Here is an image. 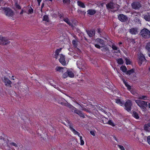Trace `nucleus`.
<instances>
[{
  "mask_svg": "<svg viewBox=\"0 0 150 150\" xmlns=\"http://www.w3.org/2000/svg\"><path fill=\"white\" fill-rule=\"evenodd\" d=\"M62 50V48L57 49L55 52V57L56 59L59 58V60L60 63L63 65L65 66L67 63H66L65 60L64 56L62 54L59 55V53Z\"/></svg>",
  "mask_w": 150,
  "mask_h": 150,
  "instance_id": "f257e3e1",
  "label": "nucleus"
},
{
  "mask_svg": "<svg viewBox=\"0 0 150 150\" xmlns=\"http://www.w3.org/2000/svg\"><path fill=\"white\" fill-rule=\"evenodd\" d=\"M2 10L4 12L5 15L10 18L12 17L14 15V13L13 11L9 8H4L1 7L0 8V10Z\"/></svg>",
  "mask_w": 150,
  "mask_h": 150,
  "instance_id": "f03ea898",
  "label": "nucleus"
},
{
  "mask_svg": "<svg viewBox=\"0 0 150 150\" xmlns=\"http://www.w3.org/2000/svg\"><path fill=\"white\" fill-rule=\"evenodd\" d=\"M135 101L137 105L142 110V111H146V107L147 106V102L139 100H135Z\"/></svg>",
  "mask_w": 150,
  "mask_h": 150,
  "instance_id": "7ed1b4c3",
  "label": "nucleus"
},
{
  "mask_svg": "<svg viewBox=\"0 0 150 150\" xmlns=\"http://www.w3.org/2000/svg\"><path fill=\"white\" fill-rule=\"evenodd\" d=\"M69 128L71 130L75 135H77L79 137L80 141V145H84V142L83 139L82 137L81 136H80V134L73 128L72 125H69Z\"/></svg>",
  "mask_w": 150,
  "mask_h": 150,
  "instance_id": "20e7f679",
  "label": "nucleus"
},
{
  "mask_svg": "<svg viewBox=\"0 0 150 150\" xmlns=\"http://www.w3.org/2000/svg\"><path fill=\"white\" fill-rule=\"evenodd\" d=\"M137 61L140 65L142 63L145 64L146 62V60L144 55L141 53H139L138 54Z\"/></svg>",
  "mask_w": 150,
  "mask_h": 150,
  "instance_id": "39448f33",
  "label": "nucleus"
},
{
  "mask_svg": "<svg viewBox=\"0 0 150 150\" xmlns=\"http://www.w3.org/2000/svg\"><path fill=\"white\" fill-rule=\"evenodd\" d=\"M140 34L144 38H149L150 36V32L148 29L144 28L142 30Z\"/></svg>",
  "mask_w": 150,
  "mask_h": 150,
  "instance_id": "423d86ee",
  "label": "nucleus"
},
{
  "mask_svg": "<svg viewBox=\"0 0 150 150\" xmlns=\"http://www.w3.org/2000/svg\"><path fill=\"white\" fill-rule=\"evenodd\" d=\"M0 144H2L6 150H11V149L8 146L7 141L5 140L4 138H1L0 139Z\"/></svg>",
  "mask_w": 150,
  "mask_h": 150,
  "instance_id": "0eeeda50",
  "label": "nucleus"
},
{
  "mask_svg": "<svg viewBox=\"0 0 150 150\" xmlns=\"http://www.w3.org/2000/svg\"><path fill=\"white\" fill-rule=\"evenodd\" d=\"M96 42L99 44H96L95 45V47L98 48H100V47H102L104 45V41L98 38L96 39Z\"/></svg>",
  "mask_w": 150,
  "mask_h": 150,
  "instance_id": "6e6552de",
  "label": "nucleus"
},
{
  "mask_svg": "<svg viewBox=\"0 0 150 150\" xmlns=\"http://www.w3.org/2000/svg\"><path fill=\"white\" fill-rule=\"evenodd\" d=\"M132 105V102L130 100H128L126 102L125 105V109L128 112L131 111V106Z\"/></svg>",
  "mask_w": 150,
  "mask_h": 150,
  "instance_id": "1a4fd4ad",
  "label": "nucleus"
},
{
  "mask_svg": "<svg viewBox=\"0 0 150 150\" xmlns=\"http://www.w3.org/2000/svg\"><path fill=\"white\" fill-rule=\"evenodd\" d=\"M85 63L84 61L82 59H80L77 62V65L79 69H83Z\"/></svg>",
  "mask_w": 150,
  "mask_h": 150,
  "instance_id": "9d476101",
  "label": "nucleus"
},
{
  "mask_svg": "<svg viewBox=\"0 0 150 150\" xmlns=\"http://www.w3.org/2000/svg\"><path fill=\"white\" fill-rule=\"evenodd\" d=\"M0 43L4 45H6L8 44L10 42L6 38L2 37L0 35Z\"/></svg>",
  "mask_w": 150,
  "mask_h": 150,
  "instance_id": "9b49d317",
  "label": "nucleus"
},
{
  "mask_svg": "<svg viewBox=\"0 0 150 150\" xmlns=\"http://www.w3.org/2000/svg\"><path fill=\"white\" fill-rule=\"evenodd\" d=\"M2 80L6 86H10L11 82L6 76H4L2 77Z\"/></svg>",
  "mask_w": 150,
  "mask_h": 150,
  "instance_id": "f8f14e48",
  "label": "nucleus"
},
{
  "mask_svg": "<svg viewBox=\"0 0 150 150\" xmlns=\"http://www.w3.org/2000/svg\"><path fill=\"white\" fill-rule=\"evenodd\" d=\"M122 81L125 86L127 87V89L130 91L131 92L132 94L135 95V94L136 93L135 91H134L133 90H130L131 89V86L128 85L127 83L125 81L124 79H122Z\"/></svg>",
  "mask_w": 150,
  "mask_h": 150,
  "instance_id": "ddd939ff",
  "label": "nucleus"
},
{
  "mask_svg": "<svg viewBox=\"0 0 150 150\" xmlns=\"http://www.w3.org/2000/svg\"><path fill=\"white\" fill-rule=\"evenodd\" d=\"M118 18L122 22H125L127 19V17L122 14L119 15L118 16Z\"/></svg>",
  "mask_w": 150,
  "mask_h": 150,
  "instance_id": "4468645a",
  "label": "nucleus"
},
{
  "mask_svg": "<svg viewBox=\"0 0 150 150\" xmlns=\"http://www.w3.org/2000/svg\"><path fill=\"white\" fill-rule=\"evenodd\" d=\"M132 6L133 8L138 9L141 7V5L138 2H134L132 4Z\"/></svg>",
  "mask_w": 150,
  "mask_h": 150,
  "instance_id": "2eb2a0df",
  "label": "nucleus"
},
{
  "mask_svg": "<svg viewBox=\"0 0 150 150\" xmlns=\"http://www.w3.org/2000/svg\"><path fill=\"white\" fill-rule=\"evenodd\" d=\"M68 73L69 76L71 78H72L74 76V73L75 72L72 69H70L67 70V71Z\"/></svg>",
  "mask_w": 150,
  "mask_h": 150,
  "instance_id": "dca6fc26",
  "label": "nucleus"
},
{
  "mask_svg": "<svg viewBox=\"0 0 150 150\" xmlns=\"http://www.w3.org/2000/svg\"><path fill=\"white\" fill-rule=\"evenodd\" d=\"M117 6V4H113L111 2L106 5L108 9H113L115 8V6L116 7Z\"/></svg>",
  "mask_w": 150,
  "mask_h": 150,
  "instance_id": "f3484780",
  "label": "nucleus"
},
{
  "mask_svg": "<svg viewBox=\"0 0 150 150\" xmlns=\"http://www.w3.org/2000/svg\"><path fill=\"white\" fill-rule=\"evenodd\" d=\"M55 70L57 71L64 72L66 71L67 68L65 67H56Z\"/></svg>",
  "mask_w": 150,
  "mask_h": 150,
  "instance_id": "a211bd4d",
  "label": "nucleus"
},
{
  "mask_svg": "<svg viewBox=\"0 0 150 150\" xmlns=\"http://www.w3.org/2000/svg\"><path fill=\"white\" fill-rule=\"evenodd\" d=\"M115 102L117 104L121 106H123L124 104L123 100L119 98L115 100Z\"/></svg>",
  "mask_w": 150,
  "mask_h": 150,
  "instance_id": "6ab92c4d",
  "label": "nucleus"
},
{
  "mask_svg": "<svg viewBox=\"0 0 150 150\" xmlns=\"http://www.w3.org/2000/svg\"><path fill=\"white\" fill-rule=\"evenodd\" d=\"M112 48L113 50L115 51L114 53H120V51L119 49L115 45L113 44L112 45Z\"/></svg>",
  "mask_w": 150,
  "mask_h": 150,
  "instance_id": "aec40b11",
  "label": "nucleus"
},
{
  "mask_svg": "<svg viewBox=\"0 0 150 150\" xmlns=\"http://www.w3.org/2000/svg\"><path fill=\"white\" fill-rule=\"evenodd\" d=\"M144 129L148 132H150V123L145 125L144 127Z\"/></svg>",
  "mask_w": 150,
  "mask_h": 150,
  "instance_id": "412c9836",
  "label": "nucleus"
},
{
  "mask_svg": "<svg viewBox=\"0 0 150 150\" xmlns=\"http://www.w3.org/2000/svg\"><path fill=\"white\" fill-rule=\"evenodd\" d=\"M87 34L90 37H92L95 34V31L94 30H91L87 31Z\"/></svg>",
  "mask_w": 150,
  "mask_h": 150,
  "instance_id": "4be33fe9",
  "label": "nucleus"
},
{
  "mask_svg": "<svg viewBox=\"0 0 150 150\" xmlns=\"http://www.w3.org/2000/svg\"><path fill=\"white\" fill-rule=\"evenodd\" d=\"M129 32L132 34H136L137 33V29L133 28L130 30Z\"/></svg>",
  "mask_w": 150,
  "mask_h": 150,
  "instance_id": "5701e85b",
  "label": "nucleus"
},
{
  "mask_svg": "<svg viewBox=\"0 0 150 150\" xmlns=\"http://www.w3.org/2000/svg\"><path fill=\"white\" fill-rule=\"evenodd\" d=\"M27 9L28 11L26 12L28 14H32L33 13V9L31 7H28L27 8Z\"/></svg>",
  "mask_w": 150,
  "mask_h": 150,
  "instance_id": "b1692460",
  "label": "nucleus"
},
{
  "mask_svg": "<svg viewBox=\"0 0 150 150\" xmlns=\"http://www.w3.org/2000/svg\"><path fill=\"white\" fill-rule=\"evenodd\" d=\"M144 18L146 21H150V15L147 14L143 15Z\"/></svg>",
  "mask_w": 150,
  "mask_h": 150,
  "instance_id": "393cba45",
  "label": "nucleus"
},
{
  "mask_svg": "<svg viewBox=\"0 0 150 150\" xmlns=\"http://www.w3.org/2000/svg\"><path fill=\"white\" fill-rule=\"evenodd\" d=\"M87 12L88 14L90 15H93L96 13V11L94 10L89 9L88 11Z\"/></svg>",
  "mask_w": 150,
  "mask_h": 150,
  "instance_id": "a878e982",
  "label": "nucleus"
},
{
  "mask_svg": "<svg viewBox=\"0 0 150 150\" xmlns=\"http://www.w3.org/2000/svg\"><path fill=\"white\" fill-rule=\"evenodd\" d=\"M75 112L76 113L78 114L81 117H84V114L82 113V112L79 111L77 110H75Z\"/></svg>",
  "mask_w": 150,
  "mask_h": 150,
  "instance_id": "bb28decb",
  "label": "nucleus"
},
{
  "mask_svg": "<svg viewBox=\"0 0 150 150\" xmlns=\"http://www.w3.org/2000/svg\"><path fill=\"white\" fill-rule=\"evenodd\" d=\"M132 116L136 119H138L139 118L138 114L135 111L133 112Z\"/></svg>",
  "mask_w": 150,
  "mask_h": 150,
  "instance_id": "cd10ccee",
  "label": "nucleus"
},
{
  "mask_svg": "<svg viewBox=\"0 0 150 150\" xmlns=\"http://www.w3.org/2000/svg\"><path fill=\"white\" fill-rule=\"evenodd\" d=\"M103 48L101 49L102 51L104 52H105L106 53H107L109 51V50L107 47H104V46L103 47Z\"/></svg>",
  "mask_w": 150,
  "mask_h": 150,
  "instance_id": "c85d7f7f",
  "label": "nucleus"
},
{
  "mask_svg": "<svg viewBox=\"0 0 150 150\" xmlns=\"http://www.w3.org/2000/svg\"><path fill=\"white\" fill-rule=\"evenodd\" d=\"M125 63L127 65L130 64L131 63V62L130 59L128 58H125Z\"/></svg>",
  "mask_w": 150,
  "mask_h": 150,
  "instance_id": "c756f323",
  "label": "nucleus"
},
{
  "mask_svg": "<svg viewBox=\"0 0 150 150\" xmlns=\"http://www.w3.org/2000/svg\"><path fill=\"white\" fill-rule=\"evenodd\" d=\"M77 4L78 5H79V6L83 8H84L85 7V6L83 3H82L81 2L78 1H77Z\"/></svg>",
  "mask_w": 150,
  "mask_h": 150,
  "instance_id": "7c9ffc66",
  "label": "nucleus"
},
{
  "mask_svg": "<svg viewBox=\"0 0 150 150\" xmlns=\"http://www.w3.org/2000/svg\"><path fill=\"white\" fill-rule=\"evenodd\" d=\"M137 98L139 99H143L144 100H146L147 99V97L146 96H138Z\"/></svg>",
  "mask_w": 150,
  "mask_h": 150,
  "instance_id": "2f4dec72",
  "label": "nucleus"
},
{
  "mask_svg": "<svg viewBox=\"0 0 150 150\" xmlns=\"http://www.w3.org/2000/svg\"><path fill=\"white\" fill-rule=\"evenodd\" d=\"M120 69L124 72H125L126 71L127 69L125 66H122L120 67Z\"/></svg>",
  "mask_w": 150,
  "mask_h": 150,
  "instance_id": "473e14b6",
  "label": "nucleus"
},
{
  "mask_svg": "<svg viewBox=\"0 0 150 150\" xmlns=\"http://www.w3.org/2000/svg\"><path fill=\"white\" fill-rule=\"evenodd\" d=\"M117 63L120 64H123V61L122 59L121 58L117 60Z\"/></svg>",
  "mask_w": 150,
  "mask_h": 150,
  "instance_id": "72a5a7b5",
  "label": "nucleus"
},
{
  "mask_svg": "<svg viewBox=\"0 0 150 150\" xmlns=\"http://www.w3.org/2000/svg\"><path fill=\"white\" fill-rule=\"evenodd\" d=\"M107 124H109L112 127H114L115 126V125L113 123V121L111 120H110L108 121Z\"/></svg>",
  "mask_w": 150,
  "mask_h": 150,
  "instance_id": "f704fd0d",
  "label": "nucleus"
},
{
  "mask_svg": "<svg viewBox=\"0 0 150 150\" xmlns=\"http://www.w3.org/2000/svg\"><path fill=\"white\" fill-rule=\"evenodd\" d=\"M63 20L70 25H71V23L67 18H64Z\"/></svg>",
  "mask_w": 150,
  "mask_h": 150,
  "instance_id": "c9c22d12",
  "label": "nucleus"
},
{
  "mask_svg": "<svg viewBox=\"0 0 150 150\" xmlns=\"http://www.w3.org/2000/svg\"><path fill=\"white\" fill-rule=\"evenodd\" d=\"M66 72L64 73V74H63L62 77L63 78H66L68 76H69L68 73V72L67 71H65Z\"/></svg>",
  "mask_w": 150,
  "mask_h": 150,
  "instance_id": "e433bc0d",
  "label": "nucleus"
},
{
  "mask_svg": "<svg viewBox=\"0 0 150 150\" xmlns=\"http://www.w3.org/2000/svg\"><path fill=\"white\" fill-rule=\"evenodd\" d=\"M43 20L46 22H48L49 21V18L48 16L47 15L44 16L43 17Z\"/></svg>",
  "mask_w": 150,
  "mask_h": 150,
  "instance_id": "4c0bfd02",
  "label": "nucleus"
},
{
  "mask_svg": "<svg viewBox=\"0 0 150 150\" xmlns=\"http://www.w3.org/2000/svg\"><path fill=\"white\" fill-rule=\"evenodd\" d=\"M72 44L75 47H76L77 45V41L76 40H74L72 41Z\"/></svg>",
  "mask_w": 150,
  "mask_h": 150,
  "instance_id": "58836bf2",
  "label": "nucleus"
},
{
  "mask_svg": "<svg viewBox=\"0 0 150 150\" xmlns=\"http://www.w3.org/2000/svg\"><path fill=\"white\" fill-rule=\"evenodd\" d=\"M117 146L121 150H125L124 147L120 145H118Z\"/></svg>",
  "mask_w": 150,
  "mask_h": 150,
  "instance_id": "ea45409f",
  "label": "nucleus"
},
{
  "mask_svg": "<svg viewBox=\"0 0 150 150\" xmlns=\"http://www.w3.org/2000/svg\"><path fill=\"white\" fill-rule=\"evenodd\" d=\"M146 49L148 51L150 50V42L148 43L146 46Z\"/></svg>",
  "mask_w": 150,
  "mask_h": 150,
  "instance_id": "a19ab883",
  "label": "nucleus"
},
{
  "mask_svg": "<svg viewBox=\"0 0 150 150\" xmlns=\"http://www.w3.org/2000/svg\"><path fill=\"white\" fill-rule=\"evenodd\" d=\"M134 72V70L133 69H132L128 71L127 72V74H131L133 73Z\"/></svg>",
  "mask_w": 150,
  "mask_h": 150,
  "instance_id": "79ce46f5",
  "label": "nucleus"
},
{
  "mask_svg": "<svg viewBox=\"0 0 150 150\" xmlns=\"http://www.w3.org/2000/svg\"><path fill=\"white\" fill-rule=\"evenodd\" d=\"M10 144L11 146H13L15 147L16 148H17V145L16 143H15L12 142Z\"/></svg>",
  "mask_w": 150,
  "mask_h": 150,
  "instance_id": "37998d69",
  "label": "nucleus"
},
{
  "mask_svg": "<svg viewBox=\"0 0 150 150\" xmlns=\"http://www.w3.org/2000/svg\"><path fill=\"white\" fill-rule=\"evenodd\" d=\"M147 140L148 143L150 145V136H149L147 137Z\"/></svg>",
  "mask_w": 150,
  "mask_h": 150,
  "instance_id": "c03bdc74",
  "label": "nucleus"
},
{
  "mask_svg": "<svg viewBox=\"0 0 150 150\" xmlns=\"http://www.w3.org/2000/svg\"><path fill=\"white\" fill-rule=\"evenodd\" d=\"M90 133L93 136H95V132L94 131H91L90 132Z\"/></svg>",
  "mask_w": 150,
  "mask_h": 150,
  "instance_id": "a18cd8bd",
  "label": "nucleus"
},
{
  "mask_svg": "<svg viewBox=\"0 0 150 150\" xmlns=\"http://www.w3.org/2000/svg\"><path fill=\"white\" fill-rule=\"evenodd\" d=\"M64 3H69V2L70 0H63Z\"/></svg>",
  "mask_w": 150,
  "mask_h": 150,
  "instance_id": "49530a36",
  "label": "nucleus"
},
{
  "mask_svg": "<svg viewBox=\"0 0 150 150\" xmlns=\"http://www.w3.org/2000/svg\"><path fill=\"white\" fill-rule=\"evenodd\" d=\"M132 15H133V16H139V14L137 13H134L132 14Z\"/></svg>",
  "mask_w": 150,
  "mask_h": 150,
  "instance_id": "de8ad7c7",
  "label": "nucleus"
},
{
  "mask_svg": "<svg viewBox=\"0 0 150 150\" xmlns=\"http://www.w3.org/2000/svg\"><path fill=\"white\" fill-rule=\"evenodd\" d=\"M134 21L137 22H138L139 23H140L141 22V21H140L139 20V19L137 18V17H136L134 19Z\"/></svg>",
  "mask_w": 150,
  "mask_h": 150,
  "instance_id": "09e8293b",
  "label": "nucleus"
},
{
  "mask_svg": "<svg viewBox=\"0 0 150 150\" xmlns=\"http://www.w3.org/2000/svg\"><path fill=\"white\" fill-rule=\"evenodd\" d=\"M37 1L38 2V5L40 6V3L41 1V0H37Z\"/></svg>",
  "mask_w": 150,
  "mask_h": 150,
  "instance_id": "8fccbe9b",
  "label": "nucleus"
},
{
  "mask_svg": "<svg viewBox=\"0 0 150 150\" xmlns=\"http://www.w3.org/2000/svg\"><path fill=\"white\" fill-rule=\"evenodd\" d=\"M68 106L70 108H71L72 106L71 105L68 104Z\"/></svg>",
  "mask_w": 150,
  "mask_h": 150,
  "instance_id": "3c124183",
  "label": "nucleus"
},
{
  "mask_svg": "<svg viewBox=\"0 0 150 150\" xmlns=\"http://www.w3.org/2000/svg\"><path fill=\"white\" fill-rule=\"evenodd\" d=\"M148 54L149 56L150 57V50L148 51Z\"/></svg>",
  "mask_w": 150,
  "mask_h": 150,
  "instance_id": "603ef678",
  "label": "nucleus"
},
{
  "mask_svg": "<svg viewBox=\"0 0 150 150\" xmlns=\"http://www.w3.org/2000/svg\"><path fill=\"white\" fill-rule=\"evenodd\" d=\"M148 107L149 108H150V103H148Z\"/></svg>",
  "mask_w": 150,
  "mask_h": 150,
  "instance_id": "864d4df0",
  "label": "nucleus"
},
{
  "mask_svg": "<svg viewBox=\"0 0 150 150\" xmlns=\"http://www.w3.org/2000/svg\"><path fill=\"white\" fill-rule=\"evenodd\" d=\"M45 1H49L51 2H52V0H45Z\"/></svg>",
  "mask_w": 150,
  "mask_h": 150,
  "instance_id": "5fc2aeb1",
  "label": "nucleus"
},
{
  "mask_svg": "<svg viewBox=\"0 0 150 150\" xmlns=\"http://www.w3.org/2000/svg\"><path fill=\"white\" fill-rule=\"evenodd\" d=\"M19 9H20L21 8V7L20 6H18V7H17Z\"/></svg>",
  "mask_w": 150,
  "mask_h": 150,
  "instance_id": "6e6d98bb",
  "label": "nucleus"
},
{
  "mask_svg": "<svg viewBox=\"0 0 150 150\" xmlns=\"http://www.w3.org/2000/svg\"><path fill=\"white\" fill-rule=\"evenodd\" d=\"M44 6V4H43L42 5V7Z\"/></svg>",
  "mask_w": 150,
  "mask_h": 150,
  "instance_id": "4d7b16f0",
  "label": "nucleus"
},
{
  "mask_svg": "<svg viewBox=\"0 0 150 150\" xmlns=\"http://www.w3.org/2000/svg\"><path fill=\"white\" fill-rule=\"evenodd\" d=\"M117 9H118V8H115V10L116 11V10H117Z\"/></svg>",
  "mask_w": 150,
  "mask_h": 150,
  "instance_id": "13d9d810",
  "label": "nucleus"
},
{
  "mask_svg": "<svg viewBox=\"0 0 150 150\" xmlns=\"http://www.w3.org/2000/svg\"><path fill=\"white\" fill-rule=\"evenodd\" d=\"M23 13V11H22V12H21L20 13L21 14H22Z\"/></svg>",
  "mask_w": 150,
  "mask_h": 150,
  "instance_id": "bf43d9fd",
  "label": "nucleus"
},
{
  "mask_svg": "<svg viewBox=\"0 0 150 150\" xmlns=\"http://www.w3.org/2000/svg\"><path fill=\"white\" fill-rule=\"evenodd\" d=\"M148 90H149V91L150 92V88H149V89H148Z\"/></svg>",
  "mask_w": 150,
  "mask_h": 150,
  "instance_id": "052dcab7",
  "label": "nucleus"
},
{
  "mask_svg": "<svg viewBox=\"0 0 150 150\" xmlns=\"http://www.w3.org/2000/svg\"><path fill=\"white\" fill-rule=\"evenodd\" d=\"M59 103H60V104H62V105L63 104V103H62V102H61V103H60V102H59Z\"/></svg>",
  "mask_w": 150,
  "mask_h": 150,
  "instance_id": "680f3d73",
  "label": "nucleus"
},
{
  "mask_svg": "<svg viewBox=\"0 0 150 150\" xmlns=\"http://www.w3.org/2000/svg\"><path fill=\"white\" fill-rule=\"evenodd\" d=\"M149 71H150V68H149Z\"/></svg>",
  "mask_w": 150,
  "mask_h": 150,
  "instance_id": "e2e57ef3",
  "label": "nucleus"
},
{
  "mask_svg": "<svg viewBox=\"0 0 150 150\" xmlns=\"http://www.w3.org/2000/svg\"><path fill=\"white\" fill-rule=\"evenodd\" d=\"M120 44H122V43H121V42H120Z\"/></svg>",
  "mask_w": 150,
  "mask_h": 150,
  "instance_id": "0e129e2a",
  "label": "nucleus"
},
{
  "mask_svg": "<svg viewBox=\"0 0 150 150\" xmlns=\"http://www.w3.org/2000/svg\"><path fill=\"white\" fill-rule=\"evenodd\" d=\"M2 0H0V2H1V1Z\"/></svg>",
  "mask_w": 150,
  "mask_h": 150,
  "instance_id": "69168bd1",
  "label": "nucleus"
}]
</instances>
